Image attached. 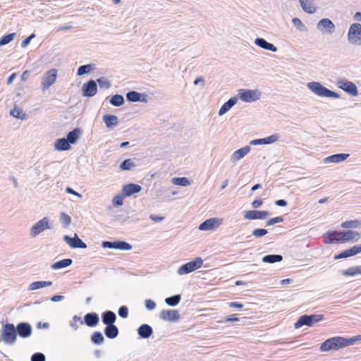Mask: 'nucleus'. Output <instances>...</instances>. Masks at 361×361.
<instances>
[{"instance_id": "1", "label": "nucleus", "mask_w": 361, "mask_h": 361, "mask_svg": "<svg viewBox=\"0 0 361 361\" xmlns=\"http://www.w3.org/2000/svg\"><path fill=\"white\" fill-rule=\"evenodd\" d=\"M361 341V335L345 338L341 336L330 338L323 342L319 348L321 352L337 350L338 349L353 345L355 342Z\"/></svg>"}, {"instance_id": "2", "label": "nucleus", "mask_w": 361, "mask_h": 361, "mask_svg": "<svg viewBox=\"0 0 361 361\" xmlns=\"http://www.w3.org/2000/svg\"><path fill=\"white\" fill-rule=\"evenodd\" d=\"M325 235L329 238L326 243H332L335 241L345 243L348 241L357 242L360 238V234L357 231L348 230L346 231L327 232Z\"/></svg>"}, {"instance_id": "3", "label": "nucleus", "mask_w": 361, "mask_h": 361, "mask_svg": "<svg viewBox=\"0 0 361 361\" xmlns=\"http://www.w3.org/2000/svg\"><path fill=\"white\" fill-rule=\"evenodd\" d=\"M307 87L315 95L321 97L339 98L338 93L333 92L319 82H310L307 83Z\"/></svg>"}, {"instance_id": "4", "label": "nucleus", "mask_w": 361, "mask_h": 361, "mask_svg": "<svg viewBox=\"0 0 361 361\" xmlns=\"http://www.w3.org/2000/svg\"><path fill=\"white\" fill-rule=\"evenodd\" d=\"M52 226L53 222L51 219L47 216H44L31 226L29 234L31 238H36L44 231L52 229Z\"/></svg>"}, {"instance_id": "5", "label": "nucleus", "mask_w": 361, "mask_h": 361, "mask_svg": "<svg viewBox=\"0 0 361 361\" xmlns=\"http://www.w3.org/2000/svg\"><path fill=\"white\" fill-rule=\"evenodd\" d=\"M0 338L6 344L13 345L17 339L15 326L8 323L3 325Z\"/></svg>"}, {"instance_id": "6", "label": "nucleus", "mask_w": 361, "mask_h": 361, "mask_svg": "<svg viewBox=\"0 0 361 361\" xmlns=\"http://www.w3.org/2000/svg\"><path fill=\"white\" fill-rule=\"evenodd\" d=\"M262 93L258 89H240L238 90L239 99L246 103H252L261 98Z\"/></svg>"}, {"instance_id": "7", "label": "nucleus", "mask_w": 361, "mask_h": 361, "mask_svg": "<svg viewBox=\"0 0 361 361\" xmlns=\"http://www.w3.org/2000/svg\"><path fill=\"white\" fill-rule=\"evenodd\" d=\"M348 41L350 44L355 46H361V24L353 23L348 32Z\"/></svg>"}, {"instance_id": "8", "label": "nucleus", "mask_w": 361, "mask_h": 361, "mask_svg": "<svg viewBox=\"0 0 361 361\" xmlns=\"http://www.w3.org/2000/svg\"><path fill=\"white\" fill-rule=\"evenodd\" d=\"M202 264V259L201 257H197L194 260L180 266L177 272L180 276L188 274L200 268Z\"/></svg>"}, {"instance_id": "9", "label": "nucleus", "mask_w": 361, "mask_h": 361, "mask_svg": "<svg viewBox=\"0 0 361 361\" xmlns=\"http://www.w3.org/2000/svg\"><path fill=\"white\" fill-rule=\"evenodd\" d=\"M56 77L57 71L55 68L47 71L42 79L41 86L42 90H48L56 82Z\"/></svg>"}, {"instance_id": "10", "label": "nucleus", "mask_w": 361, "mask_h": 361, "mask_svg": "<svg viewBox=\"0 0 361 361\" xmlns=\"http://www.w3.org/2000/svg\"><path fill=\"white\" fill-rule=\"evenodd\" d=\"M337 85L339 88L342 89L352 96H357L358 94L356 85L350 81H348L343 79L338 80Z\"/></svg>"}, {"instance_id": "11", "label": "nucleus", "mask_w": 361, "mask_h": 361, "mask_svg": "<svg viewBox=\"0 0 361 361\" xmlns=\"http://www.w3.org/2000/svg\"><path fill=\"white\" fill-rule=\"evenodd\" d=\"M63 240L73 249L86 248L87 245L75 233L74 237L71 238L68 235L63 236Z\"/></svg>"}, {"instance_id": "12", "label": "nucleus", "mask_w": 361, "mask_h": 361, "mask_svg": "<svg viewBox=\"0 0 361 361\" xmlns=\"http://www.w3.org/2000/svg\"><path fill=\"white\" fill-rule=\"evenodd\" d=\"M317 28L320 32H325L331 34L335 31V25L329 18H323L320 20L317 24Z\"/></svg>"}, {"instance_id": "13", "label": "nucleus", "mask_w": 361, "mask_h": 361, "mask_svg": "<svg viewBox=\"0 0 361 361\" xmlns=\"http://www.w3.org/2000/svg\"><path fill=\"white\" fill-rule=\"evenodd\" d=\"M82 92L83 97H89L94 96L97 92V82L93 80H89L83 85Z\"/></svg>"}, {"instance_id": "14", "label": "nucleus", "mask_w": 361, "mask_h": 361, "mask_svg": "<svg viewBox=\"0 0 361 361\" xmlns=\"http://www.w3.org/2000/svg\"><path fill=\"white\" fill-rule=\"evenodd\" d=\"M222 224V219L217 218H211L205 220L200 224L199 229L200 231H209L217 228Z\"/></svg>"}, {"instance_id": "15", "label": "nucleus", "mask_w": 361, "mask_h": 361, "mask_svg": "<svg viewBox=\"0 0 361 361\" xmlns=\"http://www.w3.org/2000/svg\"><path fill=\"white\" fill-rule=\"evenodd\" d=\"M159 317L164 321L177 322L180 319V314L176 310H164L161 311Z\"/></svg>"}, {"instance_id": "16", "label": "nucleus", "mask_w": 361, "mask_h": 361, "mask_svg": "<svg viewBox=\"0 0 361 361\" xmlns=\"http://www.w3.org/2000/svg\"><path fill=\"white\" fill-rule=\"evenodd\" d=\"M269 216V212L267 211L249 210L246 211L244 217L246 219H264Z\"/></svg>"}, {"instance_id": "17", "label": "nucleus", "mask_w": 361, "mask_h": 361, "mask_svg": "<svg viewBox=\"0 0 361 361\" xmlns=\"http://www.w3.org/2000/svg\"><path fill=\"white\" fill-rule=\"evenodd\" d=\"M16 334L22 338H27L32 334V326L27 322L19 323L16 327Z\"/></svg>"}, {"instance_id": "18", "label": "nucleus", "mask_w": 361, "mask_h": 361, "mask_svg": "<svg viewBox=\"0 0 361 361\" xmlns=\"http://www.w3.org/2000/svg\"><path fill=\"white\" fill-rule=\"evenodd\" d=\"M251 150V147L246 145L235 151L231 156V161L235 163L244 158Z\"/></svg>"}, {"instance_id": "19", "label": "nucleus", "mask_w": 361, "mask_h": 361, "mask_svg": "<svg viewBox=\"0 0 361 361\" xmlns=\"http://www.w3.org/2000/svg\"><path fill=\"white\" fill-rule=\"evenodd\" d=\"M141 190L142 187L140 185L130 183L123 185L122 191L124 194V196L129 197L133 194L140 192Z\"/></svg>"}, {"instance_id": "20", "label": "nucleus", "mask_w": 361, "mask_h": 361, "mask_svg": "<svg viewBox=\"0 0 361 361\" xmlns=\"http://www.w3.org/2000/svg\"><path fill=\"white\" fill-rule=\"evenodd\" d=\"M254 42L257 46L265 50L271 51L273 52H276L278 50L277 47L275 45L270 42H268L263 38H256Z\"/></svg>"}, {"instance_id": "21", "label": "nucleus", "mask_w": 361, "mask_h": 361, "mask_svg": "<svg viewBox=\"0 0 361 361\" xmlns=\"http://www.w3.org/2000/svg\"><path fill=\"white\" fill-rule=\"evenodd\" d=\"M102 320L106 326L114 325L116 320V314L110 310L105 311L102 314Z\"/></svg>"}, {"instance_id": "22", "label": "nucleus", "mask_w": 361, "mask_h": 361, "mask_svg": "<svg viewBox=\"0 0 361 361\" xmlns=\"http://www.w3.org/2000/svg\"><path fill=\"white\" fill-rule=\"evenodd\" d=\"M348 157H349L348 154H343V153L342 154H333V155H331V156H329V157L324 158L323 161L324 164H328V163L337 164V163H340V162L345 161Z\"/></svg>"}, {"instance_id": "23", "label": "nucleus", "mask_w": 361, "mask_h": 361, "mask_svg": "<svg viewBox=\"0 0 361 361\" xmlns=\"http://www.w3.org/2000/svg\"><path fill=\"white\" fill-rule=\"evenodd\" d=\"M302 9L307 13H314L317 11V7L314 4V0H299Z\"/></svg>"}, {"instance_id": "24", "label": "nucleus", "mask_w": 361, "mask_h": 361, "mask_svg": "<svg viewBox=\"0 0 361 361\" xmlns=\"http://www.w3.org/2000/svg\"><path fill=\"white\" fill-rule=\"evenodd\" d=\"M238 102V97H233L230 98L226 102H225L220 109L219 110L218 114L221 116L228 112Z\"/></svg>"}, {"instance_id": "25", "label": "nucleus", "mask_w": 361, "mask_h": 361, "mask_svg": "<svg viewBox=\"0 0 361 361\" xmlns=\"http://www.w3.org/2000/svg\"><path fill=\"white\" fill-rule=\"evenodd\" d=\"M137 334L142 338H149L153 334L152 328L148 324H142L137 329Z\"/></svg>"}, {"instance_id": "26", "label": "nucleus", "mask_w": 361, "mask_h": 361, "mask_svg": "<svg viewBox=\"0 0 361 361\" xmlns=\"http://www.w3.org/2000/svg\"><path fill=\"white\" fill-rule=\"evenodd\" d=\"M84 321L88 326H94L99 323V315L94 312L87 313L85 315Z\"/></svg>"}, {"instance_id": "27", "label": "nucleus", "mask_w": 361, "mask_h": 361, "mask_svg": "<svg viewBox=\"0 0 361 361\" xmlns=\"http://www.w3.org/2000/svg\"><path fill=\"white\" fill-rule=\"evenodd\" d=\"M103 121L108 128H111L118 125V117L114 115L106 114L103 116Z\"/></svg>"}, {"instance_id": "28", "label": "nucleus", "mask_w": 361, "mask_h": 361, "mask_svg": "<svg viewBox=\"0 0 361 361\" xmlns=\"http://www.w3.org/2000/svg\"><path fill=\"white\" fill-rule=\"evenodd\" d=\"M52 285V282L50 281H39L31 283L29 285L28 290L32 291L42 288L49 287Z\"/></svg>"}, {"instance_id": "29", "label": "nucleus", "mask_w": 361, "mask_h": 361, "mask_svg": "<svg viewBox=\"0 0 361 361\" xmlns=\"http://www.w3.org/2000/svg\"><path fill=\"white\" fill-rule=\"evenodd\" d=\"M312 326V320L309 315L305 314L298 319V320L295 323L294 326L295 329H300L302 326Z\"/></svg>"}, {"instance_id": "30", "label": "nucleus", "mask_w": 361, "mask_h": 361, "mask_svg": "<svg viewBox=\"0 0 361 361\" xmlns=\"http://www.w3.org/2000/svg\"><path fill=\"white\" fill-rule=\"evenodd\" d=\"M55 148L59 151H66L71 148V145L66 138H61L56 140Z\"/></svg>"}, {"instance_id": "31", "label": "nucleus", "mask_w": 361, "mask_h": 361, "mask_svg": "<svg viewBox=\"0 0 361 361\" xmlns=\"http://www.w3.org/2000/svg\"><path fill=\"white\" fill-rule=\"evenodd\" d=\"M104 334L109 338H115L118 335V329L116 325L106 326L104 329Z\"/></svg>"}, {"instance_id": "32", "label": "nucleus", "mask_w": 361, "mask_h": 361, "mask_svg": "<svg viewBox=\"0 0 361 361\" xmlns=\"http://www.w3.org/2000/svg\"><path fill=\"white\" fill-rule=\"evenodd\" d=\"M73 263V260L71 259H63L62 260L54 262L51 264V267L54 270H58L61 269L66 268Z\"/></svg>"}, {"instance_id": "33", "label": "nucleus", "mask_w": 361, "mask_h": 361, "mask_svg": "<svg viewBox=\"0 0 361 361\" xmlns=\"http://www.w3.org/2000/svg\"><path fill=\"white\" fill-rule=\"evenodd\" d=\"M342 275L345 276H355L361 274V265L350 267L348 269L342 271Z\"/></svg>"}, {"instance_id": "34", "label": "nucleus", "mask_w": 361, "mask_h": 361, "mask_svg": "<svg viewBox=\"0 0 361 361\" xmlns=\"http://www.w3.org/2000/svg\"><path fill=\"white\" fill-rule=\"evenodd\" d=\"M262 260L264 263L274 264L281 262L283 257L281 255H267L263 257Z\"/></svg>"}, {"instance_id": "35", "label": "nucleus", "mask_w": 361, "mask_h": 361, "mask_svg": "<svg viewBox=\"0 0 361 361\" xmlns=\"http://www.w3.org/2000/svg\"><path fill=\"white\" fill-rule=\"evenodd\" d=\"M80 133L81 130L79 128H75L68 133L66 140L69 144H74L80 137Z\"/></svg>"}, {"instance_id": "36", "label": "nucleus", "mask_w": 361, "mask_h": 361, "mask_svg": "<svg viewBox=\"0 0 361 361\" xmlns=\"http://www.w3.org/2000/svg\"><path fill=\"white\" fill-rule=\"evenodd\" d=\"M142 94L136 91H130L126 94V99L130 102H137L139 101L145 102V99H141Z\"/></svg>"}, {"instance_id": "37", "label": "nucleus", "mask_w": 361, "mask_h": 361, "mask_svg": "<svg viewBox=\"0 0 361 361\" xmlns=\"http://www.w3.org/2000/svg\"><path fill=\"white\" fill-rule=\"evenodd\" d=\"M125 102L124 98L121 94H115L112 96L110 99V104L114 106H121Z\"/></svg>"}, {"instance_id": "38", "label": "nucleus", "mask_w": 361, "mask_h": 361, "mask_svg": "<svg viewBox=\"0 0 361 361\" xmlns=\"http://www.w3.org/2000/svg\"><path fill=\"white\" fill-rule=\"evenodd\" d=\"M171 181L173 184L176 185L188 186L190 185L189 179L185 177L173 178Z\"/></svg>"}, {"instance_id": "39", "label": "nucleus", "mask_w": 361, "mask_h": 361, "mask_svg": "<svg viewBox=\"0 0 361 361\" xmlns=\"http://www.w3.org/2000/svg\"><path fill=\"white\" fill-rule=\"evenodd\" d=\"M84 322L82 320L81 317L75 315L73 319L69 322V325L73 328L74 331L78 329L80 325H82Z\"/></svg>"}, {"instance_id": "40", "label": "nucleus", "mask_w": 361, "mask_h": 361, "mask_svg": "<svg viewBox=\"0 0 361 361\" xmlns=\"http://www.w3.org/2000/svg\"><path fill=\"white\" fill-rule=\"evenodd\" d=\"M181 297L180 295H175L169 298H166L165 299V302L169 306H176L177 305L180 301Z\"/></svg>"}, {"instance_id": "41", "label": "nucleus", "mask_w": 361, "mask_h": 361, "mask_svg": "<svg viewBox=\"0 0 361 361\" xmlns=\"http://www.w3.org/2000/svg\"><path fill=\"white\" fill-rule=\"evenodd\" d=\"M121 250H130L132 245L125 241H114V248Z\"/></svg>"}, {"instance_id": "42", "label": "nucleus", "mask_w": 361, "mask_h": 361, "mask_svg": "<svg viewBox=\"0 0 361 361\" xmlns=\"http://www.w3.org/2000/svg\"><path fill=\"white\" fill-rule=\"evenodd\" d=\"M91 341L96 345H101L104 341V338L101 332L95 331L91 336Z\"/></svg>"}, {"instance_id": "43", "label": "nucleus", "mask_w": 361, "mask_h": 361, "mask_svg": "<svg viewBox=\"0 0 361 361\" xmlns=\"http://www.w3.org/2000/svg\"><path fill=\"white\" fill-rule=\"evenodd\" d=\"M10 115L21 120L26 119V115L23 111L17 108H14L13 109L11 110Z\"/></svg>"}, {"instance_id": "44", "label": "nucleus", "mask_w": 361, "mask_h": 361, "mask_svg": "<svg viewBox=\"0 0 361 361\" xmlns=\"http://www.w3.org/2000/svg\"><path fill=\"white\" fill-rule=\"evenodd\" d=\"M93 66L92 64H87L80 66L78 69L77 74L78 75L80 76L84 74L90 73L92 70Z\"/></svg>"}, {"instance_id": "45", "label": "nucleus", "mask_w": 361, "mask_h": 361, "mask_svg": "<svg viewBox=\"0 0 361 361\" xmlns=\"http://www.w3.org/2000/svg\"><path fill=\"white\" fill-rule=\"evenodd\" d=\"M60 220L64 228H67L71 223V219L67 214L62 212L60 214Z\"/></svg>"}, {"instance_id": "46", "label": "nucleus", "mask_w": 361, "mask_h": 361, "mask_svg": "<svg viewBox=\"0 0 361 361\" xmlns=\"http://www.w3.org/2000/svg\"><path fill=\"white\" fill-rule=\"evenodd\" d=\"M15 35H16L15 33H9V34H7V35L3 36L0 39V47L6 45V44H8L9 42H11L13 39Z\"/></svg>"}, {"instance_id": "47", "label": "nucleus", "mask_w": 361, "mask_h": 361, "mask_svg": "<svg viewBox=\"0 0 361 361\" xmlns=\"http://www.w3.org/2000/svg\"><path fill=\"white\" fill-rule=\"evenodd\" d=\"M280 135L277 133L273 134L270 136L263 138L264 145H270L279 141Z\"/></svg>"}, {"instance_id": "48", "label": "nucleus", "mask_w": 361, "mask_h": 361, "mask_svg": "<svg viewBox=\"0 0 361 361\" xmlns=\"http://www.w3.org/2000/svg\"><path fill=\"white\" fill-rule=\"evenodd\" d=\"M96 82H98L100 88L102 89L107 90L109 89L111 86L110 81L106 78H100L97 79Z\"/></svg>"}, {"instance_id": "49", "label": "nucleus", "mask_w": 361, "mask_h": 361, "mask_svg": "<svg viewBox=\"0 0 361 361\" xmlns=\"http://www.w3.org/2000/svg\"><path fill=\"white\" fill-rule=\"evenodd\" d=\"M133 166H135V164L133 161L130 159H125L120 165L121 170H130Z\"/></svg>"}, {"instance_id": "50", "label": "nucleus", "mask_w": 361, "mask_h": 361, "mask_svg": "<svg viewBox=\"0 0 361 361\" xmlns=\"http://www.w3.org/2000/svg\"><path fill=\"white\" fill-rule=\"evenodd\" d=\"M294 26L300 31H305L306 30L305 26L298 18H294L292 20Z\"/></svg>"}, {"instance_id": "51", "label": "nucleus", "mask_w": 361, "mask_h": 361, "mask_svg": "<svg viewBox=\"0 0 361 361\" xmlns=\"http://www.w3.org/2000/svg\"><path fill=\"white\" fill-rule=\"evenodd\" d=\"M124 197V195H123L121 194L116 195L112 200L113 204L116 207H120L123 205Z\"/></svg>"}, {"instance_id": "52", "label": "nucleus", "mask_w": 361, "mask_h": 361, "mask_svg": "<svg viewBox=\"0 0 361 361\" xmlns=\"http://www.w3.org/2000/svg\"><path fill=\"white\" fill-rule=\"evenodd\" d=\"M358 225L357 221H346L341 224L342 228H356Z\"/></svg>"}, {"instance_id": "53", "label": "nucleus", "mask_w": 361, "mask_h": 361, "mask_svg": "<svg viewBox=\"0 0 361 361\" xmlns=\"http://www.w3.org/2000/svg\"><path fill=\"white\" fill-rule=\"evenodd\" d=\"M267 233V231L264 228H257L253 230L252 235L256 238H260L265 235Z\"/></svg>"}, {"instance_id": "54", "label": "nucleus", "mask_w": 361, "mask_h": 361, "mask_svg": "<svg viewBox=\"0 0 361 361\" xmlns=\"http://www.w3.org/2000/svg\"><path fill=\"white\" fill-rule=\"evenodd\" d=\"M31 361H45V355L42 353H36L32 355Z\"/></svg>"}, {"instance_id": "55", "label": "nucleus", "mask_w": 361, "mask_h": 361, "mask_svg": "<svg viewBox=\"0 0 361 361\" xmlns=\"http://www.w3.org/2000/svg\"><path fill=\"white\" fill-rule=\"evenodd\" d=\"M283 221V219L282 216H277L272 219H270L269 221L266 223V226H271L277 223H281Z\"/></svg>"}, {"instance_id": "56", "label": "nucleus", "mask_w": 361, "mask_h": 361, "mask_svg": "<svg viewBox=\"0 0 361 361\" xmlns=\"http://www.w3.org/2000/svg\"><path fill=\"white\" fill-rule=\"evenodd\" d=\"M118 315L122 318H126L128 315V309L126 306H121L118 310Z\"/></svg>"}, {"instance_id": "57", "label": "nucleus", "mask_w": 361, "mask_h": 361, "mask_svg": "<svg viewBox=\"0 0 361 361\" xmlns=\"http://www.w3.org/2000/svg\"><path fill=\"white\" fill-rule=\"evenodd\" d=\"M145 307L149 310H152L156 307V303L152 300H146L145 302Z\"/></svg>"}, {"instance_id": "58", "label": "nucleus", "mask_w": 361, "mask_h": 361, "mask_svg": "<svg viewBox=\"0 0 361 361\" xmlns=\"http://www.w3.org/2000/svg\"><path fill=\"white\" fill-rule=\"evenodd\" d=\"M312 320V324L317 323L323 319V316L320 314H311L309 315Z\"/></svg>"}, {"instance_id": "59", "label": "nucleus", "mask_w": 361, "mask_h": 361, "mask_svg": "<svg viewBox=\"0 0 361 361\" xmlns=\"http://www.w3.org/2000/svg\"><path fill=\"white\" fill-rule=\"evenodd\" d=\"M35 37V34H32L27 38H25L22 42H21V47L23 48L26 47L30 42L31 39Z\"/></svg>"}, {"instance_id": "60", "label": "nucleus", "mask_w": 361, "mask_h": 361, "mask_svg": "<svg viewBox=\"0 0 361 361\" xmlns=\"http://www.w3.org/2000/svg\"><path fill=\"white\" fill-rule=\"evenodd\" d=\"M347 257H349L348 255V252L345 250H343V252H341V253L338 254V255H336L334 256V259H343V258H347Z\"/></svg>"}, {"instance_id": "61", "label": "nucleus", "mask_w": 361, "mask_h": 361, "mask_svg": "<svg viewBox=\"0 0 361 361\" xmlns=\"http://www.w3.org/2000/svg\"><path fill=\"white\" fill-rule=\"evenodd\" d=\"M149 219L154 222H160L164 219V217L160 216H157L154 214H151L149 216Z\"/></svg>"}, {"instance_id": "62", "label": "nucleus", "mask_w": 361, "mask_h": 361, "mask_svg": "<svg viewBox=\"0 0 361 361\" xmlns=\"http://www.w3.org/2000/svg\"><path fill=\"white\" fill-rule=\"evenodd\" d=\"M102 245L104 248H114V242L103 241Z\"/></svg>"}, {"instance_id": "63", "label": "nucleus", "mask_w": 361, "mask_h": 361, "mask_svg": "<svg viewBox=\"0 0 361 361\" xmlns=\"http://www.w3.org/2000/svg\"><path fill=\"white\" fill-rule=\"evenodd\" d=\"M228 306L231 308L241 309L243 307V305L237 302H231L228 303Z\"/></svg>"}, {"instance_id": "64", "label": "nucleus", "mask_w": 361, "mask_h": 361, "mask_svg": "<svg viewBox=\"0 0 361 361\" xmlns=\"http://www.w3.org/2000/svg\"><path fill=\"white\" fill-rule=\"evenodd\" d=\"M66 192L67 193L74 195H75V196H77V197H78L80 198L82 197V195L80 193H78V192L75 191L71 188H69V187L66 188Z\"/></svg>"}]
</instances>
